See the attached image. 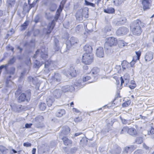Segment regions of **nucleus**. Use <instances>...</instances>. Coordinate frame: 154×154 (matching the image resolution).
Masks as SVG:
<instances>
[{"label": "nucleus", "mask_w": 154, "mask_h": 154, "mask_svg": "<svg viewBox=\"0 0 154 154\" xmlns=\"http://www.w3.org/2000/svg\"><path fill=\"white\" fill-rule=\"evenodd\" d=\"M40 52L41 58L45 60L44 62H42L43 63L45 64L44 72L45 74H48L50 70H53L54 69L55 62L50 60H47L46 59L48 58V48L44 46H42L41 49L37 50L33 57L36 58L37 55Z\"/></svg>", "instance_id": "obj_1"}, {"label": "nucleus", "mask_w": 154, "mask_h": 154, "mask_svg": "<svg viewBox=\"0 0 154 154\" xmlns=\"http://www.w3.org/2000/svg\"><path fill=\"white\" fill-rule=\"evenodd\" d=\"M145 24L139 19H137L132 22L130 26L131 31L133 34L136 35H139L142 31L141 26L143 27Z\"/></svg>", "instance_id": "obj_2"}, {"label": "nucleus", "mask_w": 154, "mask_h": 154, "mask_svg": "<svg viewBox=\"0 0 154 154\" xmlns=\"http://www.w3.org/2000/svg\"><path fill=\"white\" fill-rule=\"evenodd\" d=\"M90 75H91L90 73H89L84 77L82 79H79L75 82L74 85L75 86H76L78 88H81L83 87L87 84V83L85 84V82L90 79L91 80V81H92L93 80V78H92V77H91Z\"/></svg>", "instance_id": "obj_3"}, {"label": "nucleus", "mask_w": 154, "mask_h": 154, "mask_svg": "<svg viewBox=\"0 0 154 154\" xmlns=\"http://www.w3.org/2000/svg\"><path fill=\"white\" fill-rule=\"evenodd\" d=\"M60 13H56V15L54 17V20L52 21L51 22L48 23L47 30V34H49L51 32L52 30L53 29L55 25V21H57L58 20L59 17H60Z\"/></svg>", "instance_id": "obj_4"}, {"label": "nucleus", "mask_w": 154, "mask_h": 154, "mask_svg": "<svg viewBox=\"0 0 154 154\" xmlns=\"http://www.w3.org/2000/svg\"><path fill=\"white\" fill-rule=\"evenodd\" d=\"M100 69L97 67H94L91 70L90 72L91 75L92 76L93 80L92 81L88 82V83L94 82L97 81L99 78Z\"/></svg>", "instance_id": "obj_5"}, {"label": "nucleus", "mask_w": 154, "mask_h": 154, "mask_svg": "<svg viewBox=\"0 0 154 154\" xmlns=\"http://www.w3.org/2000/svg\"><path fill=\"white\" fill-rule=\"evenodd\" d=\"M93 60V57L91 54L84 53L82 56V62L85 64H90Z\"/></svg>", "instance_id": "obj_6"}, {"label": "nucleus", "mask_w": 154, "mask_h": 154, "mask_svg": "<svg viewBox=\"0 0 154 154\" xmlns=\"http://www.w3.org/2000/svg\"><path fill=\"white\" fill-rule=\"evenodd\" d=\"M88 9L87 8H85L82 9H80V11H79L77 12L75 16L76 17L79 18L84 17L85 18L88 17Z\"/></svg>", "instance_id": "obj_7"}, {"label": "nucleus", "mask_w": 154, "mask_h": 154, "mask_svg": "<svg viewBox=\"0 0 154 154\" xmlns=\"http://www.w3.org/2000/svg\"><path fill=\"white\" fill-rule=\"evenodd\" d=\"M130 115H127L125 118H122L121 116H120V119L122 123L124 125H130L133 122V120Z\"/></svg>", "instance_id": "obj_8"}, {"label": "nucleus", "mask_w": 154, "mask_h": 154, "mask_svg": "<svg viewBox=\"0 0 154 154\" xmlns=\"http://www.w3.org/2000/svg\"><path fill=\"white\" fill-rule=\"evenodd\" d=\"M61 79L60 74L58 73H55L50 79V82L51 84L60 82Z\"/></svg>", "instance_id": "obj_9"}, {"label": "nucleus", "mask_w": 154, "mask_h": 154, "mask_svg": "<svg viewBox=\"0 0 154 154\" xmlns=\"http://www.w3.org/2000/svg\"><path fill=\"white\" fill-rule=\"evenodd\" d=\"M128 31V29L126 27H121L118 29L116 32V33L117 35H123L126 34Z\"/></svg>", "instance_id": "obj_10"}, {"label": "nucleus", "mask_w": 154, "mask_h": 154, "mask_svg": "<svg viewBox=\"0 0 154 154\" xmlns=\"http://www.w3.org/2000/svg\"><path fill=\"white\" fill-rule=\"evenodd\" d=\"M120 79L121 85L124 83V86H126L129 81L130 76L128 74H125L124 75L123 78L122 77H121Z\"/></svg>", "instance_id": "obj_11"}, {"label": "nucleus", "mask_w": 154, "mask_h": 154, "mask_svg": "<svg viewBox=\"0 0 154 154\" xmlns=\"http://www.w3.org/2000/svg\"><path fill=\"white\" fill-rule=\"evenodd\" d=\"M43 118L42 116H40L35 119V126L37 128H41L43 126V124L41 121H42Z\"/></svg>", "instance_id": "obj_12"}, {"label": "nucleus", "mask_w": 154, "mask_h": 154, "mask_svg": "<svg viewBox=\"0 0 154 154\" xmlns=\"http://www.w3.org/2000/svg\"><path fill=\"white\" fill-rule=\"evenodd\" d=\"M105 43H107L109 46L112 47L116 45L117 43V40L115 38L110 37L108 38L107 41Z\"/></svg>", "instance_id": "obj_13"}, {"label": "nucleus", "mask_w": 154, "mask_h": 154, "mask_svg": "<svg viewBox=\"0 0 154 154\" xmlns=\"http://www.w3.org/2000/svg\"><path fill=\"white\" fill-rule=\"evenodd\" d=\"M75 88L72 85H67L63 86L62 87V91L64 93L69 91L72 92L73 91Z\"/></svg>", "instance_id": "obj_14"}, {"label": "nucleus", "mask_w": 154, "mask_h": 154, "mask_svg": "<svg viewBox=\"0 0 154 154\" xmlns=\"http://www.w3.org/2000/svg\"><path fill=\"white\" fill-rule=\"evenodd\" d=\"M121 152V149L117 145L115 144L113 147V149L110 151L111 154H119Z\"/></svg>", "instance_id": "obj_15"}, {"label": "nucleus", "mask_w": 154, "mask_h": 154, "mask_svg": "<svg viewBox=\"0 0 154 154\" xmlns=\"http://www.w3.org/2000/svg\"><path fill=\"white\" fill-rule=\"evenodd\" d=\"M151 1L150 0H143L142 4L144 10L149 8L151 6Z\"/></svg>", "instance_id": "obj_16"}, {"label": "nucleus", "mask_w": 154, "mask_h": 154, "mask_svg": "<svg viewBox=\"0 0 154 154\" xmlns=\"http://www.w3.org/2000/svg\"><path fill=\"white\" fill-rule=\"evenodd\" d=\"M153 54L152 52L148 51L147 52L144 56L145 61L146 62L149 61L153 58Z\"/></svg>", "instance_id": "obj_17"}, {"label": "nucleus", "mask_w": 154, "mask_h": 154, "mask_svg": "<svg viewBox=\"0 0 154 154\" xmlns=\"http://www.w3.org/2000/svg\"><path fill=\"white\" fill-rule=\"evenodd\" d=\"M26 94L24 93H22L18 98V101L19 103L23 102L26 100L28 102L29 101V100H28Z\"/></svg>", "instance_id": "obj_18"}, {"label": "nucleus", "mask_w": 154, "mask_h": 154, "mask_svg": "<svg viewBox=\"0 0 154 154\" xmlns=\"http://www.w3.org/2000/svg\"><path fill=\"white\" fill-rule=\"evenodd\" d=\"M62 94V91L60 89H57L54 90L53 92V95L54 97L57 98H60Z\"/></svg>", "instance_id": "obj_19"}, {"label": "nucleus", "mask_w": 154, "mask_h": 154, "mask_svg": "<svg viewBox=\"0 0 154 154\" xmlns=\"http://www.w3.org/2000/svg\"><path fill=\"white\" fill-rule=\"evenodd\" d=\"M68 73L72 77H75L77 73L75 69L73 66H70L68 70Z\"/></svg>", "instance_id": "obj_20"}, {"label": "nucleus", "mask_w": 154, "mask_h": 154, "mask_svg": "<svg viewBox=\"0 0 154 154\" xmlns=\"http://www.w3.org/2000/svg\"><path fill=\"white\" fill-rule=\"evenodd\" d=\"M96 55L99 57H103L104 56L103 49L102 47H99L96 50Z\"/></svg>", "instance_id": "obj_21"}, {"label": "nucleus", "mask_w": 154, "mask_h": 154, "mask_svg": "<svg viewBox=\"0 0 154 154\" xmlns=\"http://www.w3.org/2000/svg\"><path fill=\"white\" fill-rule=\"evenodd\" d=\"M70 132V129L67 126H65L63 128L62 131L60 134V137L63 134L66 135L69 134Z\"/></svg>", "instance_id": "obj_22"}, {"label": "nucleus", "mask_w": 154, "mask_h": 154, "mask_svg": "<svg viewBox=\"0 0 154 154\" xmlns=\"http://www.w3.org/2000/svg\"><path fill=\"white\" fill-rule=\"evenodd\" d=\"M4 68L5 69V72L11 75H13L14 74L15 71V68L14 67L12 66L9 68V69H8V67L6 68V69L5 67H4Z\"/></svg>", "instance_id": "obj_23"}, {"label": "nucleus", "mask_w": 154, "mask_h": 154, "mask_svg": "<svg viewBox=\"0 0 154 154\" xmlns=\"http://www.w3.org/2000/svg\"><path fill=\"white\" fill-rule=\"evenodd\" d=\"M66 113L65 110L63 109H58L56 113V116L58 117H61Z\"/></svg>", "instance_id": "obj_24"}, {"label": "nucleus", "mask_w": 154, "mask_h": 154, "mask_svg": "<svg viewBox=\"0 0 154 154\" xmlns=\"http://www.w3.org/2000/svg\"><path fill=\"white\" fill-rule=\"evenodd\" d=\"M84 50L86 52L85 53L91 54L92 51L91 46L89 44H86L84 47Z\"/></svg>", "instance_id": "obj_25"}, {"label": "nucleus", "mask_w": 154, "mask_h": 154, "mask_svg": "<svg viewBox=\"0 0 154 154\" xmlns=\"http://www.w3.org/2000/svg\"><path fill=\"white\" fill-rule=\"evenodd\" d=\"M128 134L133 136H135L137 135V133L135 129L133 128H129Z\"/></svg>", "instance_id": "obj_26"}, {"label": "nucleus", "mask_w": 154, "mask_h": 154, "mask_svg": "<svg viewBox=\"0 0 154 154\" xmlns=\"http://www.w3.org/2000/svg\"><path fill=\"white\" fill-rule=\"evenodd\" d=\"M112 47L109 46L107 43H105L104 45V48L105 52L107 54L112 53Z\"/></svg>", "instance_id": "obj_27"}, {"label": "nucleus", "mask_w": 154, "mask_h": 154, "mask_svg": "<svg viewBox=\"0 0 154 154\" xmlns=\"http://www.w3.org/2000/svg\"><path fill=\"white\" fill-rule=\"evenodd\" d=\"M62 139L63 142L64 144L65 145H68L72 143V140L69 139L66 137H63L62 138Z\"/></svg>", "instance_id": "obj_28"}, {"label": "nucleus", "mask_w": 154, "mask_h": 154, "mask_svg": "<svg viewBox=\"0 0 154 154\" xmlns=\"http://www.w3.org/2000/svg\"><path fill=\"white\" fill-rule=\"evenodd\" d=\"M47 104L48 106L50 107L52 106V104L54 100V98L51 97H48L46 99Z\"/></svg>", "instance_id": "obj_29"}, {"label": "nucleus", "mask_w": 154, "mask_h": 154, "mask_svg": "<svg viewBox=\"0 0 154 154\" xmlns=\"http://www.w3.org/2000/svg\"><path fill=\"white\" fill-rule=\"evenodd\" d=\"M126 18L125 17H122L120 18L119 20L116 23V24L119 25H121L124 24L126 22Z\"/></svg>", "instance_id": "obj_30"}, {"label": "nucleus", "mask_w": 154, "mask_h": 154, "mask_svg": "<svg viewBox=\"0 0 154 154\" xmlns=\"http://www.w3.org/2000/svg\"><path fill=\"white\" fill-rule=\"evenodd\" d=\"M111 26L110 25H106L105 27L104 28L103 30V31L104 33H108L107 35H109V34H111V33H110V32L111 31Z\"/></svg>", "instance_id": "obj_31"}, {"label": "nucleus", "mask_w": 154, "mask_h": 154, "mask_svg": "<svg viewBox=\"0 0 154 154\" xmlns=\"http://www.w3.org/2000/svg\"><path fill=\"white\" fill-rule=\"evenodd\" d=\"M66 2H63L62 1L59 5L58 8L57 9V13H60V14L61 12L62 11L63 7L65 3Z\"/></svg>", "instance_id": "obj_32"}, {"label": "nucleus", "mask_w": 154, "mask_h": 154, "mask_svg": "<svg viewBox=\"0 0 154 154\" xmlns=\"http://www.w3.org/2000/svg\"><path fill=\"white\" fill-rule=\"evenodd\" d=\"M70 43L71 45H73L75 44H77L79 42V40L76 38L72 37L70 39Z\"/></svg>", "instance_id": "obj_33"}, {"label": "nucleus", "mask_w": 154, "mask_h": 154, "mask_svg": "<svg viewBox=\"0 0 154 154\" xmlns=\"http://www.w3.org/2000/svg\"><path fill=\"white\" fill-rule=\"evenodd\" d=\"M104 12L108 14H113L115 12V9L113 8H108L103 10Z\"/></svg>", "instance_id": "obj_34"}, {"label": "nucleus", "mask_w": 154, "mask_h": 154, "mask_svg": "<svg viewBox=\"0 0 154 154\" xmlns=\"http://www.w3.org/2000/svg\"><path fill=\"white\" fill-rule=\"evenodd\" d=\"M16 0H7V4L8 8L13 6L15 4Z\"/></svg>", "instance_id": "obj_35"}, {"label": "nucleus", "mask_w": 154, "mask_h": 154, "mask_svg": "<svg viewBox=\"0 0 154 154\" xmlns=\"http://www.w3.org/2000/svg\"><path fill=\"white\" fill-rule=\"evenodd\" d=\"M129 128L127 126H124L123 127L120 131L121 134H126L128 133Z\"/></svg>", "instance_id": "obj_36"}, {"label": "nucleus", "mask_w": 154, "mask_h": 154, "mask_svg": "<svg viewBox=\"0 0 154 154\" xmlns=\"http://www.w3.org/2000/svg\"><path fill=\"white\" fill-rule=\"evenodd\" d=\"M28 80L29 81L32 82L34 85L36 84L38 82L36 78L32 77L31 76L28 77Z\"/></svg>", "instance_id": "obj_37"}, {"label": "nucleus", "mask_w": 154, "mask_h": 154, "mask_svg": "<svg viewBox=\"0 0 154 154\" xmlns=\"http://www.w3.org/2000/svg\"><path fill=\"white\" fill-rule=\"evenodd\" d=\"M125 0H114L113 2L116 6H119L121 5Z\"/></svg>", "instance_id": "obj_38"}, {"label": "nucleus", "mask_w": 154, "mask_h": 154, "mask_svg": "<svg viewBox=\"0 0 154 154\" xmlns=\"http://www.w3.org/2000/svg\"><path fill=\"white\" fill-rule=\"evenodd\" d=\"M28 25V21H26L21 26L22 30H25L27 28Z\"/></svg>", "instance_id": "obj_39"}, {"label": "nucleus", "mask_w": 154, "mask_h": 154, "mask_svg": "<svg viewBox=\"0 0 154 154\" xmlns=\"http://www.w3.org/2000/svg\"><path fill=\"white\" fill-rule=\"evenodd\" d=\"M135 142L137 144H141L143 142V138L140 137H137L135 139Z\"/></svg>", "instance_id": "obj_40"}, {"label": "nucleus", "mask_w": 154, "mask_h": 154, "mask_svg": "<svg viewBox=\"0 0 154 154\" xmlns=\"http://www.w3.org/2000/svg\"><path fill=\"white\" fill-rule=\"evenodd\" d=\"M46 107V105L45 103H41L39 104V108L42 110H45Z\"/></svg>", "instance_id": "obj_41"}, {"label": "nucleus", "mask_w": 154, "mask_h": 154, "mask_svg": "<svg viewBox=\"0 0 154 154\" xmlns=\"http://www.w3.org/2000/svg\"><path fill=\"white\" fill-rule=\"evenodd\" d=\"M57 8V5L55 4H52L51 5L50 8V10L51 11H54Z\"/></svg>", "instance_id": "obj_42"}, {"label": "nucleus", "mask_w": 154, "mask_h": 154, "mask_svg": "<svg viewBox=\"0 0 154 154\" xmlns=\"http://www.w3.org/2000/svg\"><path fill=\"white\" fill-rule=\"evenodd\" d=\"M13 32V29H12L10 31H8V32L7 34H6V35L5 37V39H7L8 37H9L10 38L11 35H12Z\"/></svg>", "instance_id": "obj_43"}, {"label": "nucleus", "mask_w": 154, "mask_h": 154, "mask_svg": "<svg viewBox=\"0 0 154 154\" xmlns=\"http://www.w3.org/2000/svg\"><path fill=\"white\" fill-rule=\"evenodd\" d=\"M34 65L35 67L36 68H38L42 65L41 64L39 61L36 60L34 62Z\"/></svg>", "instance_id": "obj_44"}, {"label": "nucleus", "mask_w": 154, "mask_h": 154, "mask_svg": "<svg viewBox=\"0 0 154 154\" xmlns=\"http://www.w3.org/2000/svg\"><path fill=\"white\" fill-rule=\"evenodd\" d=\"M25 94H26V96L27 98V99L30 100L31 96V90L30 89L27 90Z\"/></svg>", "instance_id": "obj_45"}, {"label": "nucleus", "mask_w": 154, "mask_h": 154, "mask_svg": "<svg viewBox=\"0 0 154 154\" xmlns=\"http://www.w3.org/2000/svg\"><path fill=\"white\" fill-rule=\"evenodd\" d=\"M85 5L87 6H90L92 7H94L95 5L94 4L86 0H85Z\"/></svg>", "instance_id": "obj_46"}, {"label": "nucleus", "mask_w": 154, "mask_h": 154, "mask_svg": "<svg viewBox=\"0 0 154 154\" xmlns=\"http://www.w3.org/2000/svg\"><path fill=\"white\" fill-rule=\"evenodd\" d=\"M18 105L16 104H11V106L12 110L16 112Z\"/></svg>", "instance_id": "obj_47"}, {"label": "nucleus", "mask_w": 154, "mask_h": 154, "mask_svg": "<svg viewBox=\"0 0 154 154\" xmlns=\"http://www.w3.org/2000/svg\"><path fill=\"white\" fill-rule=\"evenodd\" d=\"M128 62L125 60H124L121 63V65H122V68L123 70L124 69H125L126 68L125 67V65L126 66L128 64Z\"/></svg>", "instance_id": "obj_48"}, {"label": "nucleus", "mask_w": 154, "mask_h": 154, "mask_svg": "<svg viewBox=\"0 0 154 154\" xmlns=\"http://www.w3.org/2000/svg\"><path fill=\"white\" fill-rule=\"evenodd\" d=\"M39 20L40 17L39 15L38 14L36 16L33 20V21L35 23H37L39 22Z\"/></svg>", "instance_id": "obj_49"}, {"label": "nucleus", "mask_w": 154, "mask_h": 154, "mask_svg": "<svg viewBox=\"0 0 154 154\" xmlns=\"http://www.w3.org/2000/svg\"><path fill=\"white\" fill-rule=\"evenodd\" d=\"M144 151L141 149H137L134 152V154H143Z\"/></svg>", "instance_id": "obj_50"}, {"label": "nucleus", "mask_w": 154, "mask_h": 154, "mask_svg": "<svg viewBox=\"0 0 154 154\" xmlns=\"http://www.w3.org/2000/svg\"><path fill=\"white\" fill-rule=\"evenodd\" d=\"M11 75H9L6 78V83L7 85V86H8V84L9 82H12L11 81Z\"/></svg>", "instance_id": "obj_51"}, {"label": "nucleus", "mask_w": 154, "mask_h": 154, "mask_svg": "<svg viewBox=\"0 0 154 154\" xmlns=\"http://www.w3.org/2000/svg\"><path fill=\"white\" fill-rule=\"evenodd\" d=\"M131 148L129 147H125L124 149L123 152L124 153H127L129 151H131Z\"/></svg>", "instance_id": "obj_52"}, {"label": "nucleus", "mask_w": 154, "mask_h": 154, "mask_svg": "<svg viewBox=\"0 0 154 154\" xmlns=\"http://www.w3.org/2000/svg\"><path fill=\"white\" fill-rule=\"evenodd\" d=\"M54 48L55 51H58L60 48V47L59 46V44H56L54 45Z\"/></svg>", "instance_id": "obj_53"}, {"label": "nucleus", "mask_w": 154, "mask_h": 154, "mask_svg": "<svg viewBox=\"0 0 154 154\" xmlns=\"http://www.w3.org/2000/svg\"><path fill=\"white\" fill-rule=\"evenodd\" d=\"M74 120L75 122H78L82 121V119L81 117H78L75 118Z\"/></svg>", "instance_id": "obj_54"}, {"label": "nucleus", "mask_w": 154, "mask_h": 154, "mask_svg": "<svg viewBox=\"0 0 154 154\" xmlns=\"http://www.w3.org/2000/svg\"><path fill=\"white\" fill-rule=\"evenodd\" d=\"M136 54L137 55V59L136 60H139L141 54V52L140 51H136Z\"/></svg>", "instance_id": "obj_55"}, {"label": "nucleus", "mask_w": 154, "mask_h": 154, "mask_svg": "<svg viewBox=\"0 0 154 154\" xmlns=\"http://www.w3.org/2000/svg\"><path fill=\"white\" fill-rule=\"evenodd\" d=\"M23 109V108L22 107L21 105H18L17 109L16 112H21Z\"/></svg>", "instance_id": "obj_56"}, {"label": "nucleus", "mask_w": 154, "mask_h": 154, "mask_svg": "<svg viewBox=\"0 0 154 154\" xmlns=\"http://www.w3.org/2000/svg\"><path fill=\"white\" fill-rule=\"evenodd\" d=\"M57 145L56 142L54 141L51 142L50 143V146L52 148H54L56 147Z\"/></svg>", "instance_id": "obj_57"}, {"label": "nucleus", "mask_w": 154, "mask_h": 154, "mask_svg": "<svg viewBox=\"0 0 154 154\" xmlns=\"http://www.w3.org/2000/svg\"><path fill=\"white\" fill-rule=\"evenodd\" d=\"M143 147L146 150L149 151L150 150L148 146L145 143H143Z\"/></svg>", "instance_id": "obj_58"}, {"label": "nucleus", "mask_w": 154, "mask_h": 154, "mask_svg": "<svg viewBox=\"0 0 154 154\" xmlns=\"http://www.w3.org/2000/svg\"><path fill=\"white\" fill-rule=\"evenodd\" d=\"M77 148L76 147H74L70 149V152L72 153L75 152L77 150Z\"/></svg>", "instance_id": "obj_59"}, {"label": "nucleus", "mask_w": 154, "mask_h": 154, "mask_svg": "<svg viewBox=\"0 0 154 154\" xmlns=\"http://www.w3.org/2000/svg\"><path fill=\"white\" fill-rule=\"evenodd\" d=\"M81 27L80 25H78L75 29V31L77 33H78L80 31V30L81 29Z\"/></svg>", "instance_id": "obj_60"}, {"label": "nucleus", "mask_w": 154, "mask_h": 154, "mask_svg": "<svg viewBox=\"0 0 154 154\" xmlns=\"http://www.w3.org/2000/svg\"><path fill=\"white\" fill-rule=\"evenodd\" d=\"M23 145L24 146L28 147L31 146V143H23Z\"/></svg>", "instance_id": "obj_61"}, {"label": "nucleus", "mask_w": 154, "mask_h": 154, "mask_svg": "<svg viewBox=\"0 0 154 154\" xmlns=\"http://www.w3.org/2000/svg\"><path fill=\"white\" fill-rule=\"evenodd\" d=\"M154 134V128H151L149 132H148V134L149 135L152 134Z\"/></svg>", "instance_id": "obj_62"}, {"label": "nucleus", "mask_w": 154, "mask_h": 154, "mask_svg": "<svg viewBox=\"0 0 154 154\" xmlns=\"http://www.w3.org/2000/svg\"><path fill=\"white\" fill-rule=\"evenodd\" d=\"M115 68L117 69L118 72H119L121 70V67L120 65L116 66Z\"/></svg>", "instance_id": "obj_63"}, {"label": "nucleus", "mask_w": 154, "mask_h": 154, "mask_svg": "<svg viewBox=\"0 0 154 154\" xmlns=\"http://www.w3.org/2000/svg\"><path fill=\"white\" fill-rule=\"evenodd\" d=\"M136 62V60L135 61L134 59H133L132 61L130 62V64H131V66L132 67L134 65V64Z\"/></svg>", "instance_id": "obj_64"}]
</instances>
